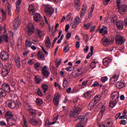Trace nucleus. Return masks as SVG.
Returning <instances> with one entry per match:
<instances>
[{
	"label": "nucleus",
	"instance_id": "f257e3e1",
	"mask_svg": "<svg viewBox=\"0 0 127 127\" xmlns=\"http://www.w3.org/2000/svg\"><path fill=\"white\" fill-rule=\"evenodd\" d=\"M10 91V87L8 83H4L2 85V89L0 88V97H5L6 93L5 92H9Z\"/></svg>",
	"mask_w": 127,
	"mask_h": 127
},
{
	"label": "nucleus",
	"instance_id": "f03ea898",
	"mask_svg": "<svg viewBox=\"0 0 127 127\" xmlns=\"http://www.w3.org/2000/svg\"><path fill=\"white\" fill-rule=\"evenodd\" d=\"M34 25L32 23H29L27 26L26 32H27L29 36H31V34L34 33Z\"/></svg>",
	"mask_w": 127,
	"mask_h": 127
},
{
	"label": "nucleus",
	"instance_id": "7ed1b4c3",
	"mask_svg": "<svg viewBox=\"0 0 127 127\" xmlns=\"http://www.w3.org/2000/svg\"><path fill=\"white\" fill-rule=\"evenodd\" d=\"M115 42L117 45H120L121 44H124L126 42V39L124 37L121 35H116L115 38Z\"/></svg>",
	"mask_w": 127,
	"mask_h": 127
},
{
	"label": "nucleus",
	"instance_id": "20e7f679",
	"mask_svg": "<svg viewBox=\"0 0 127 127\" xmlns=\"http://www.w3.org/2000/svg\"><path fill=\"white\" fill-rule=\"evenodd\" d=\"M81 111V108L74 107L73 110L70 112V118H76L80 114Z\"/></svg>",
	"mask_w": 127,
	"mask_h": 127
},
{
	"label": "nucleus",
	"instance_id": "39448f33",
	"mask_svg": "<svg viewBox=\"0 0 127 127\" xmlns=\"http://www.w3.org/2000/svg\"><path fill=\"white\" fill-rule=\"evenodd\" d=\"M101 41L104 46H108V45H110V44L114 43V42L115 41V39L112 37L111 38V41H110L109 40V39L107 38V37H104L102 39Z\"/></svg>",
	"mask_w": 127,
	"mask_h": 127
},
{
	"label": "nucleus",
	"instance_id": "423d86ee",
	"mask_svg": "<svg viewBox=\"0 0 127 127\" xmlns=\"http://www.w3.org/2000/svg\"><path fill=\"white\" fill-rule=\"evenodd\" d=\"M45 12L48 16H52L54 13V9L51 6L47 5L45 7Z\"/></svg>",
	"mask_w": 127,
	"mask_h": 127
},
{
	"label": "nucleus",
	"instance_id": "0eeeda50",
	"mask_svg": "<svg viewBox=\"0 0 127 127\" xmlns=\"http://www.w3.org/2000/svg\"><path fill=\"white\" fill-rule=\"evenodd\" d=\"M0 58L2 61H8V59H9V55L6 52L2 51L0 53Z\"/></svg>",
	"mask_w": 127,
	"mask_h": 127
},
{
	"label": "nucleus",
	"instance_id": "6e6552de",
	"mask_svg": "<svg viewBox=\"0 0 127 127\" xmlns=\"http://www.w3.org/2000/svg\"><path fill=\"white\" fill-rule=\"evenodd\" d=\"M42 73L45 77H48L49 75H50V73L49 72V69L47 67V66L44 65L43 68L42 69Z\"/></svg>",
	"mask_w": 127,
	"mask_h": 127
},
{
	"label": "nucleus",
	"instance_id": "1a4fd4ad",
	"mask_svg": "<svg viewBox=\"0 0 127 127\" xmlns=\"http://www.w3.org/2000/svg\"><path fill=\"white\" fill-rule=\"evenodd\" d=\"M119 10L120 13L122 15H125V14L126 13V12H127V5H124L121 6V7L119 8Z\"/></svg>",
	"mask_w": 127,
	"mask_h": 127
},
{
	"label": "nucleus",
	"instance_id": "9d476101",
	"mask_svg": "<svg viewBox=\"0 0 127 127\" xmlns=\"http://www.w3.org/2000/svg\"><path fill=\"white\" fill-rule=\"evenodd\" d=\"M120 78V74H114L111 78H110V83L115 84L118 81V79Z\"/></svg>",
	"mask_w": 127,
	"mask_h": 127
},
{
	"label": "nucleus",
	"instance_id": "9b49d317",
	"mask_svg": "<svg viewBox=\"0 0 127 127\" xmlns=\"http://www.w3.org/2000/svg\"><path fill=\"white\" fill-rule=\"evenodd\" d=\"M20 19L19 18L15 19L13 22V26L15 29H17L20 26Z\"/></svg>",
	"mask_w": 127,
	"mask_h": 127
},
{
	"label": "nucleus",
	"instance_id": "f8f14e48",
	"mask_svg": "<svg viewBox=\"0 0 127 127\" xmlns=\"http://www.w3.org/2000/svg\"><path fill=\"white\" fill-rule=\"evenodd\" d=\"M31 107V105H29V104H27V105H25V108L27 111H29L30 113L33 115V116H35V114H36V110L30 109Z\"/></svg>",
	"mask_w": 127,
	"mask_h": 127
},
{
	"label": "nucleus",
	"instance_id": "ddd939ff",
	"mask_svg": "<svg viewBox=\"0 0 127 127\" xmlns=\"http://www.w3.org/2000/svg\"><path fill=\"white\" fill-rule=\"evenodd\" d=\"M6 103V104H7L8 107L10 108V109H15V107H16V104H15V102H14V101L13 100L7 101Z\"/></svg>",
	"mask_w": 127,
	"mask_h": 127
},
{
	"label": "nucleus",
	"instance_id": "4468645a",
	"mask_svg": "<svg viewBox=\"0 0 127 127\" xmlns=\"http://www.w3.org/2000/svg\"><path fill=\"white\" fill-rule=\"evenodd\" d=\"M45 44L46 47H47V48H48V49H49V48L51 47V41H50V38H49V37L47 36L46 37V39L45 40Z\"/></svg>",
	"mask_w": 127,
	"mask_h": 127
},
{
	"label": "nucleus",
	"instance_id": "2eb2a0df",
	"mask_svg": "<svg viewBox=\"0 0 127 127\" xmlns=\"http://www.w3.org/2000/svg\"><path fill=\"white\" fill-rule=\"evenodd\" d=\"M15 62H16V66L17 68H20V58L19 55H16L14 59Z\"/></svg>",
	"mask_w": 127,
	"mask_h": 127
},
{
	"label": "nucleus",
	"instance_id": "dca6fc26",
	"mask_svg": "<svg viewBox=\"0 0 127 127\" xmlns=\"http://www.w3.org/2000/svg\"><path fill=\"white\" fill-rule=\"evenodd\" d=\"M28 10L29 14H31V15H34V13H35V8L33 4L29 5Z\"/></svg>",
	"mask_w": 127,
	"mask_h": 127
},
{
	"label": "nucleus",
	"instance_id": "f3484780",
	"mask_svg": "<svg viewBox=\"0 0 127 127\" xmlns=\"http://www.w3.org/2000/svg\"><path fill=\"white\" fill-rule=\"evenodd\" d=\"M111 98L112 100L115 99V101H117V100H119V98H120V93L119 92H114L111 94Z\"/></svg>",
	"mask_w": 127,
	"mask_h": 127
},
{
	"label": "nucleus",
	"instance_id": "a211bd4d",
	"mask_svg": "<svg viewBox=\"0 0 127 127\" xmlns=\"http://www.w3.org/2000/svg\"><path fill=\"white\" fill-rule=\"evenodd\" d=\"M2 41H5L7 43L8 42V37L7 35H2L0 37V44L2 43Z\"/></svg>",
	"mask_w": 127,
	"mask_h": 127
},
{
	"label": "nucleus",
	"instance_id": "6ab92c4d",
	"mask_svg": "<svg viewBox=\"0 0 127 127\" xmlns=\"http://www.w3.org/2000/svg\"><path fill=\"white\" fill-rule=\"evenodd\" d=\"M99 33L103 35H106V34H108V28L106 26H103L102 28L99 31Z\"/></svg>",
	"mask_w": 127,
	"mask_h": 127
},
{
	"label": "nucleus",
	"instance_id": "aec40b11",
	"mask_svg": "<svg viewBox=\"0 0 127 127\" xmlns=\"http://www.w3.org/2000/svg\"><path fill=\"white\" fill-rule=\"evenodd\" d=\"M60 96L58 94H56L54 98V104L55 106H58L59 105V99Z\"/></svg>",
	"mask_w": 127,
	"mask_h": 127
},
{
	"label": "nucleus",
	"instance_id": "412c9836",
	"mask_svg": "<svg viewBox=\"0 0 127 127\" xmlns=\"http://www.w3.org/2000/svg\"><path fill=\"white\" fill-rule=\"evenodd\" d=\"M87 11V5H84L80 12V18H83Z\"/></svg>",
	"mask_w": 127,
	"mask_h": 127
},
{
	"label": "nucleus",
	"instance_id": "4be33fe9",
	"mask_svg": "<svg viewBox=\"0 0 127 127\" xmlns=\"http://www.w3.org/2000/svg\"><path fill=\"white\" fill-rule=\"evenodd\" d=\"M22 0H17L16 3V10L17 12L20 11V4H21Z\"/></svg>",
	"mask_w": 127,
	"mask_h": 127
},
{
	"label": "nucleus",
	"instance_id": "5701e85b",
	"mask_svg": "<svg viewBox=\"0 0 127 127\" xmlns=\"http://www.w3.org/2000/svg\"><path fill=\"white\" fill-rule=\"evenodd\" d=\"M118 29L122 30L124 28V22L122 21H119L116 24Z\"/></svg>",
	"mask_w": 127,
	"mask_h": 127
},
{
	"label": "nucleus",
	"instance_id": "b1692460",
	"mask_svg": "<svg viewBox=\"0 0 127 127\" xmlns=\"http://www.w3.org/2000/svg\"><path fill=\"white\" fill-rule=\"evenodd\" d=\"M7 123L8 124L9 126H14L15 123H16V121L15 119L10 118V119L7 120Z\"/></svg>",
	"mask_w": 127,
	"mask_h": 127
},
{
	"label": "nucleus",
	"instance_id": "393cba45",
	"mask_svg": "<svg viewBox=\"0 0 127 127\" xmlns=\"http://www.w3.org/2000/svg\"><path fill=\"white\" fill-rule=\"evenodd\" d=\"M87 116H91V113H87L85 114H84L83 116H80L78 117L77 120H79L80 122H83Z\"/></svg>",
	"mask_w": 127,
	"mask_h": 127
},
{
	"label": "nucleus",
	"instance_id": "a878e982",
	"mask_svg": "<svg viewBox=\"0 0 127 127\" xmlns=\"http://www.w3.org/2000/svg\"><path fill=\"white\" fill-rule=\"evenodd\" d=\"M94 9H95V5L92 4L91 5V10L90 11V12H88V16L89 19H91L92 18V16L93 15V11H94Z\"/></svg>",
	"mask_w": 127,
	"mask_h": 127
},
{
	"label": "nucleus",
	"instance_id": "bb28decb",
	"mask_svg": "<svg viewBox=\"0 0 127 127\" xmlns=\"http://www.w3.org/2000/svg\"><path fill=\"white\" fill-rule=\"evenodd\" d=\"M1 74H2V76L3 77H6V76H7V75L8 74V70H7V69L3 67L1 69Z\"/></svg>",
	"mask_w": 127,
	"mask_h": 127
},
{
	"label": "nucleus",
	"instance_id": "cd10ccee",
	"mask_svg": "<svg viewBox=\"0 0 127 127\" xmlns=\"http://www.w3.org/2000/svg\"><path fill=\"white\" fill-rule=\"evenodd\" d=\"M5 117L7 118V120H9L13 117V114H12V112L10 111H8L6 113L5 115Z\"/></svg>",
	"mask_w": 127,
	"mask_h": 127
},
{
	"label": "nucleus",
	"instance_id": "c85d7f7f",
	"mask_svg": "<svg viewBox=\"0 0 127 127\" xmlns=\"http://www.w3.org/2000/svg\"><path fill=\"white\" fill-rule=\"evenodd\" d=\"M34 20L36 21V22L39 21V20H41V16L40 15V14L39 13H36L35 15L33 16Z\"/></svg>",
	"mask_w": 127,
	"mask_h": 127
},
{
	"label": "nucleus",
	"instance_id": "c756f323",
	"mask_svg": "<svg viewBox=\"0 0 127 127\" xmlns=\"http://www.w3.org/2000/svg\"><path fill=\"white\" fill-rule=\"evenodd\" d=\"M125 86V83L123 82L118 81L116 83V87L117 88H118V89H122V88H124Z\"/></svg>",
	"mask_w": 127,
	"mask_h": 127
},
{
	"label": "nucleus",
	"instance_id": "7c9ffc66",
	"mask_svg": "<svg viewBox=\"0 0 127 127\" xmlns=\"http://www.w3.org/2000/svg\"><path fill=\"white\" fill-rule=\"evenodd\" d=\"M29 122L32 126H37V125H38V121L37 119L33 118L31 119Z\"/></svg>",
	"mask_w": 127,
	"mask_h": 127
},
{
	"label": "nucleus",
	"instance_id": "2f4dec72",
	"mask_svg": "<svg viewBox=\"0 0 127 127\" xmlns=\"http://www.w3.org/2000/svg\"><path fill=\"white\" fill-rule=\"evenodd\" d=\"M59 116L57 115L56 117H55V118L53 119V122L52 123H49L48 124H45V126L47 127V126H51L52 125H54L58 121V118Z\"/></svg>",
	"mask_w": 127,
	"mask_h": 127
},
{
	"label": "nucleus",
	"instance_id": "473e14b6",
	"mask_svg": "<svg viewBox=\"0 0 127 127\" xmlns=\"http://www.w3.org/2000/svg\"><path fill=\"white\" fill-rule=\"evenodd\" d=\"M74 6L76 10H79V9H80V0H75Z\"/></svg>",
	"mask_w": 127,
	"mask_h": 127
},
{
	"label": "nucleus",
	"instance_id": "72a5a7b5",
	"mask_svg": "<svg viewBox=\"0 0 127 127\" xmlns=\"http://www.w3.org/2000/svg\"><path fill=\"white\" fill-rule=\"evenodd\" d=\"M95 106H96V103L94 102V101H91L88 106V110H89V111L93 110Z\"/></svg>",
	"mask_w": 127,
	"mask_h": 127
},
{
	"label": "nucleus",
	"instance_id": "f704fd0d",
	"mask_svg": "<svg viewBox=\"0 0 127 127\" xmlns=\"http://www.w3.org/2000/svg\"><path fill=\"white\" fill-rule=\"evenodd\" d=\"M103 64L104 66L108 67L109 65H110V60L108 59V58H105L103 60Z\"/></svg>",
	"mask_w": 127,
	"mask_h": 127
},
{
	"label": "nucleus",
	"instance_id": "c9c22d12",
	"mask_svg": "<svg viewBox=\"0 0 127 127\" xmlns=\"http://www.w3.org/2000/svg\"><path fill=\"white\" fill-rule=\"evenodd\" d=\"M117 103H118V102H117L116 100L113 101H110L109 103L110 108H115V107H116V106L117 105Z\"/></svg>",
	"mask_w": 127,
	"mask_h": 127
},
{
	"label": "nucleus",
	"instance_id": "e433bc0d",
	"mask_svg": "<svg viewBox=\"0 0 127 127\" xmlns=\"http://www.w3.org/2000/svg\"><path fill=\"white\" fill-rule=\"evenodd\" d=\"M34 67L37 71H39V70H41V64L39 63H36L34 64Z\"/></svg>",
	"mask_w": 127,
	"mask_h": 127
},
{
	"label": "nucleus",
	"instance_id": "4c0bfd02",
	"mask_svg": "<svg viewBox=\"0 0 127 127\" xmlns=\"http://www.w3.org/2000/svg\"><path fill=\"white\" fill-rule=\"evenodd\" d=\"M83 26L86 28V29H89V28H91L92 26H93V23L90 22L89 23L86 24L84 23Z\"/></svg>",
	"mask_w": 127,
	"mask_h": 127
},
{
	"label": "nucleus",
	"instance_id": "58836bf2",
	"mask_svg": "<svg viewBox=\"0 0 127 127\" xmlns=\"http://www.w3.org/2000/svg\"><path fill=\"white\" fill-rule=\"evenodd\" d=\"M69 83V81H68V79L67 78H64L63 80V86L64 88H66L68 86V83Z\"/></svg>",
	"mask_w": 127,
	"mask_h": 127
},
{
	"label": "nucleus",
	"instance_id": "ea45409f",
	"mask_svg": "<svg viewBox=\"0 0 127 127\" xmlns=\"http://www.w3.org/2000/svg\"><path fill=\"white\" fill-rule=\"evenodd\" d=\"M100 100H101V96L96 95L94 98L91 101L93 102V103H97L99 102Z\"/></svg>",
	"mask_w": 127,
	"mask_h": 127
},
{
	"label": "nucleus",
	"instance_id": "a19ab883",
	"mask_svg": "<svg viewBox=\"0 0 127 127\" xmlns=\"http://www.w3.org/2000/svg\"><path fill=\"white\" fill-rule=\"evenodd\" d=\"M35 82L37 84H39L41 82V78L39 75H36L35 76Z\"/></svg>",
	"mask_w": 127,
	"mask_h": 127
},
{
	"label": "nucleus",
	"instance_id": "79ce46f5",
	"mask_svg": "<svg viewBox=\"0 0 127 127\" xmlns=\"http://www.w3.org/2000/svg\"><path fill=\"white\" fill-rule=\"evenodd\" d=\"M105 21L106 22H109V23H115V20L114 19V18H105Z\"/></svg>",
	"mask_w": 127,
	"mask_h": 127
},
{
	"label": "nucleus",
	"instance_id": "37998d69",
	"mask_svg": "<svg viewBox=\"0 0 127 127\" xmlns=\"http://www.w3.org/2000/svg\"><path fill=\"white\" fill-rule=\"evenodd\" d=\"M36 104L37 106H41V105L43 104V101H42V100L39 98H37L36 101Z\"/></svg>",
	"mask_w": 127,
	"mask_h": 127
},
{
	"label": "nucleus",
	"instance_id": "c03bdc74",
	"mask_svg": "<svg viewBox=\"0 0 127 127\" xmlns=\"http://www.w3.org/2000/svg\"><path fill=\"white\" fill-rule=\"evenodd\" d=\"M36 30H37V33L38 34V35H39V37H40V38H41V37H42V35L43 36L44 35L43 32L41 31V30L38 29H36Z\"/></svg>",
	"mask_w": 127,
	"mask_h": 127
},
{
	"label": "nucleus",
	"instance_id": "a18cd8bd",
	"mask_svg": "<svg viewBox=\"0 0 127 127\" xmlns=\"http://www.w3.org/2000/svg\"><path fill=\"white\" fill-rule=\"evenodd\" d=\"M84 95L86 99H90L91 98V93L89 91L85 92Z\"/></svg>",
	"mask_w": 127,
	"mask_h": 127
},
{
	"label": "nucleus",
	"instance_id": "49530a36",
	"mask_svg": "<svg viewBox=\"0 0 127 127\" xmlns=\"http://www.w3.org/2000/svg\"><path fill=\"white\" fill-rule=\"evenodd\" d=\"M5 6L7 10H11V5L9 3L7 2Z\"/></svg>",
	"mask_w": 127,
	"mask_h": 127
},
{
	"label": "nucleus",
	"instance_id": "de8ad7c7",
	"mask_svg": "<svg viewBox=\"0 0 127 127\" xmlns=\"http://www.w3.org/2000/svg\"><path fill=\"white\" fill-rule=\"evenodd\" d=\"M36 93L40 97H42V96H43V94H42V92H41V90H40V89L39 88H38L36 90Z\"/></svg>",
	"mask_w": 127,
	"mask_h": 127
},
{
	"label": "nucleus",
	"instance_id": "09e8293b",
	"mask_svg": "<svg viewBox=\"0 0 127 127\" xmlns=\"http://www.w3.org/2000/svg\"><path fill=\"white\" fill-rule=\"evenodd\" d=\"M96 64H97V62L93 61L90 65L91 68H92V69H94V68H96Z\"/></svg>",
	"mask_w": 127,
	"mask_h": 127
},
{
	"label": "nucleus",
	"instance_id": "8fccbe9b",
	"mask_svg": "<svg viewBox=\"0 0 127 127\" xmlns=\"http://www.w3.org/2000/svg\"><path fill=\"white\" fill-rule=\"evenodd\" d=\"M88 82V81H84L82 82V84H79V86L81 87V88H85L86 86H87V83Z\"/></svg>",
	"mask_w": 127,
	"mask_h": 127
},
{
	"label": "nucleus",
	"instance_id": "3c124183",
	"mask_svg": "<svg viewBox=\"0 0 127 127\" xmlns=\"http://www.w3.org/2000/svg\"><path fill=\"white\" fill-rule=\"evenodd\" d=\"M77 72H78V73L80 75H83L84 73H85V70H84L83 68H79L78 69H77Z\"/></svg>",
	"mask_w": 127,
	"mask_h": 127
},
{
	"label": "nucleus",
	"instance_id": "603ef678",
	"mask_svg": "<svg viewBox=\"0 0 127 127\" xmlns=\"http://www.w3.org/2000/svg\"><path fill=\"white\" fill-rule=\"evenodd\" d=\"M69 49H70V48L69 47V45H66L64 49V53H67V52L69 51Z\"/></svg>",
	"mask_w": 127,
	"mask_h": 127
},
{
	"label": "nucleus",
	"instance_id": "864d4df0",
	"mask_svg": "<svg viewBox=\"0 0 127 127\" xmlns=\"http://www.w3.org/2000/svg\"><path fill=\"white\" fill-rule=\"evenodd\" d=\"M42 87L44 90V93H46V92H47V90H48V86L46 84H44Z\"/></svg>",
	"mask_w": 127,
	"mask_h": 127
},
{
	"label": "nucleus",
	"instance_id": "5fc2aeb1",
	"mask_svg": "<svg viewBox=\"0 0 127 127\" xmlns=\"http://www.w3.org/2000/svg\"><path fill=\"white\" fill-rule=\"evenodd\" d=\"M44 54L43 53L39 52L38 54V58H40V59H43L44 58Z\"/></svg>",
	"mask_w": 127,
	"mask_h": 127
},
{
	"label": "nucleus",
	"instance_id": "6e6d98bb",
	"mask_svg": "<svg viewBox=\"0 0 127 127\" xmlns=\"http://www.w3.org/2000/svg\"><path fill=\"white\" fill-rule=\"evenodd\" d=\"M31 42L28 40H26V47H31L32 45Z\"/></svg>",
	"mask_w": 127,
	"mask_h": 127
},
{
	"label": "nucleus",
	"instance_id": "4d7b16f0",
	"mask_svg": "<svg viewBox=\"0 0 127 127\" xmlns=\"http://www.w3.org/2000/svg\"><path fill=\"white\" fill-rule=\"evenodd\" d=\"M72 15V14H71V13H69L67 16H66V19H67V20L68 21H71L72 20V17H71Z\"/></svg>",
	"mask_w": 127,
	"mask_h": 127
},
{
	"label": "nucleus",
	"instance_id": "13d9d810",
	"mask_svg": "<svg viewBox=\"0 0 127 127\" xmlns=\"http://www.w3.org/2000/svg\"><path fill=\"white\" fill-rule=\"evenodd\" d=\"M75 23H76V24H78L80 23V22H81V19H80V17H79V16H76L75 18Z\"/></svg>",
	"mask_w": 127,
	"mask_h": 127
},
{
	"label": "nucleus",
	"instance_id": "bf43d9fd",
	"mask_svg": "<svg viewBox=\"0 0 127 127\" xmlns=\"http://www.w3.org/2000/svg\"><path fill=\"white\" fill-rule=\"evenodd\" d=\"M108 77L107 76H103L101 78V82L105 83L106 81H108Z\"/></svg>",
	"mask_w": 127,
	"mask_h": 127
},
{
	"label": "nucleus",
	"instance_id": "052dcab7",
	"mask_svg": "<svg viewBox=\"0 0 127 127\" xmlns=\"http://www.w3.org/2000/svg\"><path fill=\"white\" fill-rule=\"evenodd\" d=\"M23 127H28L27 122L26 121V119H23Z\"/></svg>",
	"mask_w": 127,
	"mask_h": 127
},
{
	"label": "nucleus",
	"instance_id": "680f3d73",
	"mask_svg": "<svg viewBox=\"0 0 127 127\" xmlns=\"http://www.w3.org/2000/svg\"><path fill=\"white\" fill-rule=\"evenodd\" d=\"M100 86V84L98 82H95L91 86V87H99Z\"/></svg>",
	"mask_w": 127,
	"mask_h": 127
},
{
	"label": "nucleus",
	"instance_id": "e2e57ef3",
	"mask_svg": "<svg viewBox=\"0 0 127 127\" xmlns=\"http://www.w3.org/2000/svg\"><path fill=\"white\" fill-rule=\"evenodd\" d=\"M4 113V108L1 107L0 108V115H2Z\"/></svg>",
	"mask_w": 127,
	"mask_h": 127
},
{
	"label": "nucleus",
	"instance_id": "0e129e2a",
	"mask_svg": "<svg viewBox=\"0 0 127 127\" xmlns=\"http://www.w3.org/2000/svg\"><path fill=\"white\" fill-rule=\"evenodd\" d=\"M33 63H34V59L29 60L28 62V64H29V65H32Z\"/></svg>",
	"mask_w": 127,
	"mask_h": 127
},
{
	"label": "nucleus",
	"instance_id": "69168bd1",
	"mask_svg": "<svg viewBox=\"0 0 127 127\" xmlns=\"http://www.w3.org/2000/svg\"><path fill=\"white\" fill-rule=\"evenodd\" d=\"M0 126L1 127H5L6 126V123L3 121H0Z\"/></svg>",
	"mask_w": 127,
	"mask_h": 127
},
{
	"label": "nucleus",
	"instance_id": "338daca9",
	"mask_svg": "<svg viewBox=\"0 0 127 127\" xmlns=\"http://www.w3.org/2000/svg\"><path fill=\"white\" fill-rule=\"evenodd\" d=\"M120 125H127V121L125 120H122L120 122Z\"/></svg>",
	"mask_w": 127,
	"mask_h": 127
},
{
	"label": "nucleus",
	"instance_id": "774afa93",
	"mask_svg": "<svg viewBox=\"0 0 127 127\" xmlns=\"http://www.w3.org/2000/svg\"><path fill=\"white\" fill-rule=\"evenodd\" d=\"M71 33H67L66 36V39L69 40L70 38H71Z\"/></svg>",
	"mask_w": 127,
	"mask_h": 127
}]
</instances>
